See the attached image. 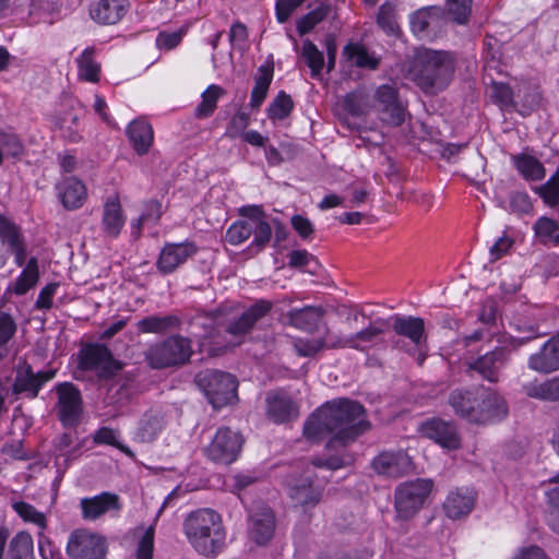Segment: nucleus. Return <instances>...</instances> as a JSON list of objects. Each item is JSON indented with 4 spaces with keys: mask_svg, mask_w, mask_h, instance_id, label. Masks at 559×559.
<instances>
[{
    "mask_svg": "<svg viewBox=\"0 0 559 559\" xmlns=\"http://www.w3.org/2000/svg\"><path fill=\"white\" fill-rule=\"evenodd\" d=\"M273 304L270 300L259 299L231 319L234 307L224 304L212 311H199L189 323L191 326L203 329V332L197 334L200 337H207L216 325L226 323V332L242 341L255 324L271 312Z\"/></svg>",
    "mask_w": 559,
    "mask_h": 559,
    "instance_id": "2",
    "label": "nucleus"
},
{
    "mask_svg": "<svg viewBox=\"0 0 559 559\" xmlns=\"http://www.w3.org/2000/svg\"><path fill=\"white\" fill-rule=\"evenodd\" d=\"M38 281V265L37 259L31 258L21 275L17 277L14 285V293L16 295L26 294Z\"/></svg>",
    "mask_w": 559,
    "mask_h": 559,
    "instance_id": "42",
    "label": "nucleus"
},
{
    "mask_svg": "<svg viewBox=\"0 0 559 559\" xmlns=\"http://www.w3.org/2000/svg\"><path fill=\"white\" fill-rule=\"evenodd\" d=\"M480 388L474 390H454L449 395V405L454 413L471 423H475V418H480L476 414V405H478Z\"/></svg>",
    "mask_w": 559,
    "mask_h": 559,
    "instance_id": "28",
    "label": "nucleus"
},
{
    "mask_svg": "<svg viewBox=\"0 0 559 559\" xmlns=\"http://www.w3.org/2000/svg\"><path fill=\"white\" fill-rule=\"evenodd\" d=\"M306 0H276V17L280 23H285L292 13Z\"/></svg>",
    "mask_w": 559,
    "mask_h": 559,
    "instance_id": "62",
    "label": "nucleus"
},
{
    "mask_svg": "<svg viewBox=\"0 0 559 559\" xmlns=\"http://www.w3.org/2000/svg\"><path fill=\"white\" fill-rule=\"evenodd\" d=\"M324 316L321 307L306 306L287 311L283 317L286 324L306 332H313Z\"/></svg>",
    "mask_w": 559,
    "mask_h": 559,
    "instance_id": "29",
    "label": "nucleus"
},
{
    "mask_svg": "<svg viewBox=\"0 0 559 559\" xmlns=\"http://www.w3.org/2000/svg\"><path fill=\"white\" fill-rule=\"evenodd\" d=\"M80 507L83 519L94 521L110 510L119 511L121 503L117 493L104 491L97 496L81 499Z\"/></svg>",
    "mask_w": 559,
    "mask_h": 559,
    "instance_id": "25",
    "label": "nucleus"
},
{
    "mask_svg": "<svg viewBox=\"0 0 559 559\" xmlns=\"http://www.w3.org/2000/svg\"><path fill=\"white\" fill-rule=\"evenodd\" d=\"M524 393L531 397L545 402H559V377L543 382H532L523 386Z\"/></svg>",
    "mask_w": 559,
    "mask_h": 559,
    "instance_id": "38",
    "label": "nucleus"
},
{
    "mask_svg": "<svg viewBox=\"0 0 559 559\" xmlns=\"http://www.w3.org/2000/svg\"><path fill=\"white\" fill-rule=\"evenodd\" d=\"M132 147L139 155L146 154L153 144L154 132L152 126L144 120L132 121L127 129Z\"/></svg>",
    "mask_w": 559,
    "mask_h": 559,
    "instance_id": "35",
    "label": "nucleus"
},
{
    "mask_svg": "<svg viewBox=\"0 0 559 559\" xmlns=\"http://www.w3.org/2000/svg\"><path fill=\"white\" fill-rule=\"evenodd\" d=\"M194 381L215 409L223 408L238 401V381L229 372L206 369L200 371L195 376Z\"/></svg>",
    "mask_w": 559,
    "mask_h": 559,
    "instance_id": "6",
    "label": "nucleus"
},
{
    "mask_svg": "<svg viewBox=\"0 0 559 559\" xmlns=\"http://www.w3.org/2000/svg\"><path fill=\"white\" fill-rule=\"evenodd\" d=\"M490 90L491 98L501 108L512 105L513 92L508 84L493 82Z\"/></svg>",
    "mask_w": 559,
    "mask_h": 559,
    "instance_id": "59",
    "label": "nucleus"
},
{
    "mask_svg": "<svg viewBox=\"0 0 559 559\" xmlns=\"http://www.w3.org/2000/svg\"><path fill=\"white\" fill-rule=\"evenodd\" d=\"M55 376L56 370L53 369L34 372L33 368L28 364H19L15 368L12 394H24L28 399H35L37 397L41 386L46 382L52 380Z\"/></svg>",
    "mask_w": 559,
    "mask_h": 559,
    "instance_id": "13",
    "label": "nucleus"
},
{
    "mask_svg": "<svg viewBox=\"0 0 559 559\" xmlns=\"http://www.w3.org/2000/svg\"><path fill=\"white\" fill-rule=\"evenodd\" d=\"M12 508L23 521L37 525L41 531L46 530V515L34 506L24 501H17L12 504Z\"/></svg>",
    "mask_w": 559,
    "mask_h": 559,
    "instance_id": "48",
    "label": "nucleus"
},
{
    "mask_svg": "<svg viewBox=\"0 0 559 559\" xmlns=\"http://www.w3.org/2000/svg\"><path fill=\"white\" fill-rule=\"evenodd\" d=\"M223 88L217 85H210L202 94V100L195 108L198 118L210 117L217 105L218 98L223 95Z\"/></svg>",
    "mask_w": 559,
    "mask_h": 559,
    "instance_id": "44",
    "label": "nucleus"
},
{
    "mask_svg": "<svg viewBox=\"0 0 559 559\" xmlns=\"http://www.w3.org/2000/svg\"><path fill=\"white\" fill-rule=\"evenodd\" d=\"M344 55L353 64L358 68L376 70L379 67V58L370 55L368 50L359 44H348L344 48Z\"/></svg>",
    "mask_w": 559,
    "mask_h": 559,
    "instance_id": "41",
    "label": "nucleus"
},
{
    "mask_svg": "<svg viewBox=\"0 0 559 559\" xmlns=\"http://www.w3.org/2000/svg\"><path fill=\"white\" fill-rule=\"evenodd\" d=\"M58 189L61 203L67 210L81 207L87 198L86 187L74 177L64 179Z\"/></svg>",
    "mask_w": 559,
    "mask_h": 559,
    "instance_id": "31",
    "label": "nucleus"
},
{
    "mask_svg": "<svg viewBox=\"0 0 559 559\" xmlns=\"http://www.w3.org/2000/svg\"><path fill=\"white\" fill-rule=\"evenodd\" d=\"M438 11L439 10L437 8L421 9L416 11L411 16V27L413 33L419 37H424L429 28L432 13H437Z\"/></svg>",
    "mask_w": 559,
    "mask_h": 559,
    "instance_id": "53",
    "label": "nucleus"
},
{
    "mask_svg": "<svg viewBox=\"0 0 559 559\" xmlns=\"http://www.w3.org/2000/svg\"><path fill=\"white\" fill-rule=\"evenodd\" d=\"M478 405H476L475 424H487L503 418L508 414V405L504 399L491 389L480 388Z\"/></svg>",
    "mask_w": 559,
    "mask_h": 559,
    "instance_id": "20",
    "label": "nucleus"
},
{
    "mask_svg": "<svg viewBox=\"0 0 559 559\" xmlns=\"http://www.w3.org/2000/svg\"><path fill=\"white\" fill-rule=\"evenodd\" d=\"M94 442L98 444H108L117 448L119 451L124 453L131 459L135 457L134 452L127 445L120 443L117 440L116 432L114 429L108 427H103L98 429L94 436Z\"/></svg>",
    "mask_w": 559,
    "mask_h": 559,
    "instance_id": "52",
    "label": "nucleus"
},
{
    "mask_svg": "<svg viewBox=\"0 0 559 559\" xmlns=\"http://www.w3.org/2000/svg\"><path fill=\"white\" fill-rule=\"evenodd\" d=\"M273 75L274 64L272 61H266L258 68L254 75V86L250 95V107L252 109H259L266 98Z\"/></svg>",
    "mask_w": 559,
    "mask_h": 559,
    "instance_id": "32",
    "label": "nucleus"
},
{
    "mask_svg": "<svg viewBox=\"0 0 559 559\" xmlns=\"http://www.w3.org/2000/svg\"><path fill=\"white\" fill-rule=\"evenodd\" d=\"M0 145L8 156L19 157L24 153V146L16 135H3Z\"/></svg>",
    "mask_w": 559,
    "mask_h": 559,
    "instance_id": "63",
    "label": "nucleus"
},
{
    "mask_svg": "<svg viewBox=\"0 0 559 559\" xmlns=\"http://www.w3.org/2000/svg\"><path fill=\"white\" fill-rule=\"evenodd\" d=\"M290 224L302 240H310L312 238L314 227L309 218L296 214L290 218Z\"/></svg>",
    "mask_w": 559,
    "mask_h": 559,
    "instance_id": "60",
    "label": "nucleus"
},
{
    "mask_svg": "<svg viewBox=\"0 0 559 559\" xmlns=\"http://www.w3.org/2000/svg\"><path fill=\"white\" fill-rule=\"evenodd\" d=\"M79 367L95 371L100 380H109L122 369V364L112 357L107 346L88 344L79 352Z\"/></svg>",
    "mask_w": 559,
    "mask_h": 559,
    "instance_id": "10",
    "label": "nucleus"
},
{
    "mask_svg": "<svg viewBox=\"0 0 559 559\" xmlns=\"http://www.w3.org/2000/svg\"><path fill=\"white\" fill-rule=\"evenodd\" d=\"M334 340L335 337L329 341L324 338H297L294 342V348L299 356L312 357L325 348H332L330 344Z\"/></svg>",
    "mask_w": 559,
    "mask_h": 559,
    "instance_id": "49",
    "label": "nucleus"
},
{
    "mask_svg": "<svg viewBox=\"0 0 559 559\" xmlns=\"http://www.w3.org/2000/svg\"><path fill=\"white\" fill-rule=\"evenodd\" d=\"M509 361V350L504 347L495 349L468 361L467 372H476L483 380L497 383L500 380L501 370Z\"/></svg>",
    "mask_w": 559,
    "mask_h": 559,
    "instance_id": "14",
    "label": "nucleus"
},
{
    "mask_svg": "<svg viewBox=\"0 0 559 559\" xmlns=\"http://www.w3.org/2000/svg\"><path fill=\"white\" fill-rule=\"evenodd\" d=\"M182 324V319L177 314L167 316H147L138 321L136 329L139 333L164 334L177 330Z\"/></svg>",
    "mask_w": 559,
    "mask_h": 559,
    "instance_id": "34",
    "label": "nucleus"
},
{
    "mask_svg": "<svg viewBox=\"0 0 559 559\" xmlns=\"http://www.w3.org/2000/svg\"><path fill=\"white\" fill-rule=\"evenodd\" d=\"M127 7V0H99L91 10V16L100 24H116L124 15Z\"/></svg>",
    "mask_w": 559,
    "mask_h": 559,
    "instance_id": "33",
    "label": "nucleus"
},
{
    "mask_svg": "<svg viewBox=\"0 0 559 559\" xmlns=\"http://www.w3.org/2000/svg\"><path fill=\"white\" fill-rule=\"evenodd\" d=\"M67 554L72 559H104L105 540L87 530H75L69 536Z\"/></svg>",
    "mask_w": 559,
    "mask_h": 559,
    "instance_id": "12",
    "label": "nucleus"
},
{
    "mask_svg": "<svg viewBox=\"0 0 559 559\" xmlns=\"http://www.w3.org/2000/svg\"><path fill=\"white\" fill-rule=\"evenodd\" d=\"M163 428V419L159 415H145L141 421L138 436L142 441H153Z\"/></svg>",
    "mask_w": 559,
    "mask_h": 559,
    "instance_id": "51",
    "label": "nucleus"
},
{
    "mask_svg": "<svg viewBox=\"0 0 559 559\" xmlns=\"http://www.w3.org/2000/svg\"><path fill=\"white\" fill-rule=\"evenodd\" d=\"M15 332L16 323L13 318L5 312H0V348L8 344Z\"/></svg>",
    "mask_w": 559,
    "mask_h": 559,
    "instance_id": "61",
    "label": "nucleus"
},
{
    "mask_svg": "<svg viewBox=\"0 0 559 559\" xmlns=\"http://www.w3.org/2000/svg\"><path fill=\"white\" fill-rule=\"evenodd\" d=\"M294 108L290 95L281 91L271 102L267 108V116L271 120H283L287 118Z\"/></svg>",
    "mask_w": 559,
    "mask_h": 559,
    "instance_id": "43",
    "label": "nucleus"
},
{
    "mask_svg": "<svg viewBox=\"0 0 559 559\" xmlns=\"http://www.w3.org/2000/svg\"><path fill=\"white\" fill-rule=\"evenodd\" d=\"M58 397L56 413L64 427H75L80 424L83 414V399L80 390L71 382L56 385Z\"/></svg>",
    "mask_w": 559,
    "mask_h": 559,
    "instance_id": "11",
    "label": "nucleus"
},
{
    "mask_svg": "<svg viewBox=\"0 0 559 559\" xmlns=\"http://www.w3.org/2000/svg\"><path fill=\"white\" fill-rule=\"evenodd\" d=\"M245 217L234 222L226 230L225 239L233 246L247 241L251 236L253 240L249 247L254 252L262 251L272 238L271 225L265 221V214L260 206H246L240 209Z\"/></svg>",
    "mask_w": 559,
    "mask_h": 559,
    "instance_id": "5",
    "label": "nucleus"
},
{
    "mask_svg": "<svg viewBox=\"0 0 559 559\" xmlns=\"http://www.w3.org/2000/svg\"><path fill=\"white\" fill-rule=\"evenodd\" d=\"M549 506L548 522L552 531L559 534V487H555L546 492Z\"/></svg>",
    "mask_w": 559,
    "mask_h": 559,
    "instance_id": "57",
    "label": "nucleus"
},
{
    "mask_svg": "<svg viewBox=\"0 0 559 559\" xmlns=\"http://www.w3.org/2000/svg\"><path fill=\"white\" fill-rule=\"evenodd\" d=\"M376 99L380 119L391 126H401L405 120V107L399 98L395 87L381 85L376 91Z\"/></svg>",
    "mask_w": 559,
    "mask_h": 559,
    "instance_id": "16",
    "label": "nucleus"
},
{
    "mask_svg": "<svg viewBox=\"0 0 559 559\" xmlns=\"http://www.w3.org/2000/svg\"><path fill=\"white\" fill-rule=\"evenodd\" d=\"M388 328V322L383 319H377L369 323L368 326L360 331L350 334L349 336H335L330 346L333 349L337 348H353L364 350L366 345L373 344L377 338L384 333Z\"/></svg>",
    "mask_w": 559,
    "mask_h": 559,
    "instance_id": "17",
    "label": "nucleus"
},
{
    "mask_svg": "<svg viewBox=\"0 0 559 559\" xmlns=\"http://www.w3.org/2000/svg\"><path fill=\"white\" fill-rule=\"evenodd\" d=\"M0 243L5 253L14 257L17 266H23L27 260V241L22 228L13 221L0 214Z\"/></svg>",
    "mask_w": 559,
    "mask_h": 559,
    "instance_id": "15",
    "label": "nucleus"
},
{
    "mask_svg": "<svg viewBox=\"0 0 559 559\" xmlns=\"http://www.w3.org/2000/svg\"><path fill=\"white\" fill-rule=\"evenodd\" d=\"M373 471L381 476L399 478L412 467V460L404 451H384L372 460Z\"/></svg>",
    "mask_w": 559,
    "mask_h": 559,
    "instance_id": "18",
    "label": "nucleus"
},
{
    "mask_svg": "<svg viewBox=\"0 0 559 559\" xmlns=\"http://www.w3.org/2000/svg\"><path fill=\"white\" fill-rule=\"evenodd\" d=\"M301 56L310 68L311 75L313 78L319 76L324 67V57L311 40L306 39L304 41Z\"/></svg>",
    "mask_w": 559,
    "mask_h": 559,
    "instance_id": "47",
    "label": "nucleus"
},
{
    "mask_svg": "<svg viewBox=\"0 0 559 559\" xmlns=\"http://www.w3.org/2000/svg\"><path fill=\"white\" fill-rule=\"evenodd\" d=\"M126 223L120 198L117 193L107 197L102 217V229L106 236L116 238L119 236Z\"/></svg>",
    "mask_w": 559,
    "mask_h": 559,
    "instance_id": "27",
    "label": "nucleus"
},
{
    "mask_svg": "<svg viewBox=\"0 0 559 559\" xmlns=\"http://www.w3.org/2000/svg\"><path fill=\"white\" fill-rule=\"evenodd\" d=\"M266 414L276 424L286 423L298 416V407L290 396L278 391L266 394Z\"/></svg>",
    "mask_w": 559,
    "mask_h": 559,
    "instance_id": "26",
    "label": "nucleus"
},
{
    "mask_svg": "<svg viewBox=\"0 0 559 559\" xmlns=\"http://www.w3.org/2000/svg\"><path fill=\"white\" fill-rule=\"evenodd\" d=\"M245 439L238 431L223 426L217 429L211 443L205 448V455L216 464L229 465L240 455Z\"/></svg>",
    "mask_w": 559,
    "mask_h": 559,
    "instance_id": "9",
    "label": "nucleus"
},
{
    "mask_svg": "<svg viewBox=\"0 0 559 559\" xmlns=\"http://www.w3.org/2000/svg\"><path fill=\"white\" fill-rule=\"evenodd\" d=\"M183 533L191 547L207 558L216 557L226 546L222 516L213 509H198L183 521Z\"/></svg>",
    "mask_w": 559,
    "mask_h": 559,
    "instance_id": "4",
    "label": "nucleus"
},
{
    "mask_svg": "<svg viewBox=\"0 0 559 559\" xmlns=\"http://www.w3.org/2000/svg\"><path fill=\"white\" fill-rule=\"evenodd\" d=\"M195 252L197 247L192 242L167 243L159 253L156 266L163 274L173 273Z\"/></svg>",
    "mask_w": 559,
    "mask_h": 559,
    "instance_id": "22",
    "label": "nucleus"
},
{
    "mask_svg": "<svg viewBox=\"0 0 559 559\" xmlns=\"http://www.w3.org/2000/svg\"><path fill=\"white\" fill-rule=\"evenodd\" d=\"M395 14V5L392 3L385 2L379 9L377 23L386 34L395 35L400 32Z\"/></svg>",
    "mask_w": 559,
    "mask_h": 559,
    "instance_id": "50",
    "label": "nucleus"
},
{
    "mask_svg": "<svg viewBox=\"0 0 559 559\" xmlns=\"http://www.w3.org/2000/svg\"><path fill=\"white\" fill-rule=\"evenodd\" d=\"M474 495L465 490H456L450 492L443 503V509L447 515L451 519H459L468 514L474 508Z\"/></svg>",
    "mask_w": 559,
    "mask_h": 559,
    "instance_id": "36",
    "label": "nucleus"
},
{
    "mask_svg": "<svg viewBox=\"0 0 559 559\" xmlns=\"http://www.w3.org/2000/svg\"><path fill=\"white\" fill-rule=\"evenodd\" d=\"M432 487L430 479L423 478L399 485L394 495L397 516L402 520L412 519L423 508Z\"/></svg>",
    "mask_w": 559,
    "mask_h": 559,
    "instance_id": "8",
    "label": "nucleus"
},
{
    "mask_svg": "<svg viewBox=\"0 0 559 559\" xmlns=\"http://www.w3.org/2000/svg\"><path fill=\"white\" fill-rule=\"evenodd\" d=\"M420 432L443 448L452 450L460 447V437L452 421L440 418L428 419L420 425Z\"/></svg>",
    "mask_w": 559,
    "mask_h": 559,
    "instance_id": "19",
    "label": "nucleus"
},
{
    "mask_svg": "<svg viewBox=\"0 0 559 559\" xmlns=\"http://www.w3.org/2000/svg\"><path fill=\"white\" fill-rule=\"evenodd\" d=\"M361 404L347 399L326 403L307 419L304 426L306 438L319 441L332 433L342 443L354 441L368 428Z\"/></svg>",
    "mask_w": 559,
    "mask_h": 559,
    "instance_id": "1",
    "label": "nucleus"
},
{
    "mask_svg": "<svg viewBox=\"0 0 559 559\" xmlns=\"http://www.w3.org/2000/svg\"><path fill=\"white\" fill-rule=\"evenodd\" d=\"M530 369L548 374L559 370V334L549 338L539 349L528 357Z\"/></svg>",
    "mask_w": 559,
    "mask_h": 559,
    "instance_id": "23",
    "label": "nucleus"
},
{
    "mask_svg": "<svg viewBox=\"0 0 559 559\" xmlns=\"http://www.w3.org/2000/svg\"><path fill=\"white\" fill-rule=\"evenodd\" d=\"M513 243V239L506 235L498 238L497 241L489 249L490 261L495 262L501 259L504 254H507L510 251Z\"/></svg>",
    "mask_w": 559,
    "mask_h": 559,
    "instance_id": "64",
    "label": "nucleus"
},
{
    "mask_svg": "<svg viewBox=\"0 0 559 559\" xmlns=\"http://www.w3.org/2000/svg\"><path fill=\"white\" fill-rule=\"evenodd\" d=\"M537 191L547 205L556 206L559 204V167Z\"/></svg>",
    "mask_w": 559,
    "mask_h": 559,
    "instance_id": "54",
    "label": "nucleus"
},
{
    "mask_svg": "<svg viewBox=\"0 0 559 559\" xmlns=\"http://www.w3.org/2000/svg\"><path fill=\"white\" fill-rule=\"evenodd\" d=\"M331 7L329 4H320L309 13L305 14L297 21V31L300 35L308 34L316 25L322 22L330 13Z\"/></svg>",
    "mask_w": 559,
    "mask_h": 559,
    "instance_id": "46",
    "label": "nucleus"
},
{
    "mask_svg": "<svg viewBox=\"0 0 559 559\" xmlns=\"http://www.w3.org/2000/svg\"><path fill=\"white\" fill-rule=\"evenodd\" d=\"M448 14L459 24H465L472 11V0H447Z\"/></svg>",
    "mask_w": 559,
    "mask_h": 559,
    "instance_id": "55",
    "label": "nucleus"
},
{
    "mask_svg": "<svg viewBox=\"0 0 559 559\" xmlns=\"http://www.w3.org/2000/svg\"><path fill=\"white\" fill-rule=\"evenodd\" d=\"M275 514L269 507H260L250 515L249 537L258 545H266L274 536Z\"/></svg>",
    "mask_w": 559,
    "mask_h": 559,
    "instance_id": "21",
    "label": "nucleus"
},
{
    "mask_svg": "<svg viewBox=\"0 0 559 559\" xmlns=\"http://www.w3.org/2000/svg\"><path fill=\"white\" fill-rule=\"evenodd\" d=\"M192 353L190 338L171 335L151 345L145 352V359L152 368L162 369L183 365Z\"/></svg>",
    "mask_w": 559,
    "mask_h": 559,
    "instance_id": "7",
    "label": "nucleus"
},
{
    "mask_svg": "<svg viewBox=\"0 0 559 559\" xmlns=\"http://www.w3.org/2000/svg\"><path fill=\"white\" fill-rule=\"evenodd\" d=\"M12 559H31L33 554V539L26 532H19L9 544Z\"/></svg>",
    "mask_w": 559,
    "mask_h": 559,
    "instance_id": "45",
    "label": "nucleus"
},
{
    "mask_svg": "<svg viewBox=\"0 0 559 559\" xmlns=\"http://www.w3.org/2000/svg\"><path fill=\"white\" fill-rule=\"evenodd\" d=\"M79 79L97 83L100 80V63L95 59V48L88 47L76 59Z\"/></svg>",
    "mask_w": 559,
    "mask_h": 559,
    "instance_id": "39",
    "label": "nucleus"
},
{
    "mask_svg": "<svg viewBox=\"0 0 559 559\" xmlns=\"http://www.w3.org/2000/svg\"><path fill=\"white\" fill-rule=\"evenodd\" d=\"M516 170L526 180L537 181L545 177V167L532 155L522 153L512 156Z\"/></svg>",
    "mask_w": 559,
    "mask_h": 559,
    "instance_id": "40",
    "label": "nucleus"
},
{
    "mask_svg": "<svg viewBox=\"0 0 559 559\" xmlns=\"http://www.w3.org/2000/svg\"><path fill=\"white\" fill-rule=\"evenodd\" d=\"M393 330L396 334L409 338L416 345L426 340L425 322L418 317H395Z\"/></svg>",
    "mask_w": 559,
    "mask_h": 559,
    "instance_id": "37",
    "label": "nucleus"
},
{
    "mask_svg": "<svg viewBox=\"0 0 559 559\" xmlns=\"http://www.w3.org/2000/svg\"><path fill=\"white\" fill-rule=\"evenodd\" d=\"M289 497L305 510L317 506L322 498V488L312 483V473L307 469L300 479L289 486Z\"/></svg>",
    "mask_w": 559,
    "mask_h": 559,
    "instance_id": "24",
    "label": "nucleus"
},
{
    "mask_svg": "<svg viewBox=\"0 0 559 559\" xmlns=\"http://www.w3.org/2000/svg\"><path fill=\"white\" fill-rule=\"evenodd\" d=\"M558 230V222L546 216L539 217L534 225L536 237L542 238L544 241L552 239Z\"/></svg>",
    "mask_w": 559,
    "mask_h": 559,
    "instance_id": "56",
    "label": "nucleus"
},
{
    "mask_svg": "<svg viewBox=\"0 0 559 559\" xmlns=\"http://www.w3.org/2000/svg\"><path fill=\"white\" fill-rule=\"evenodd\" d=\"M455 56L447 50L416 48L408 70L411 79L428 95L445 90L455 72Z\"/></svg>",
    "mask_w": 559,
    "mask_h": 559,
    "instance_id": "3",
    "label": "nucleus"
},
{
    "mask_svg": "<svg viewBox=\"0 0 559 559\" xmlns=\"http://www.w3.org/2000/svg\"><path fill=\"white\" fill-rule=\"evenodd\" d=\"M154 551V526L145 530L139 540L136 549V559H153Z\"/></svg>",
    "mask_w": 559,
    "mask_h": 559,
    "instance_id": "58",
    "label": "nucleus"
},
{
    "mask_svg": "<svg viewBox=\"0 0 559 559\" xmlns=\"http://www.w3.org/2000/svg\"><path fill=\"white\" fill-rule=\"evenodd\" d=\"M370 99L367 93L356 90L347 93L335 106V115L340 119H346L347 115L353 117L364 116L369 111Z\"/></svg>",
    "mask_w": 559,
    "mask_h": 559,
    "instance_id": "30",
    "label": "nucleus"
}]
</instances>
